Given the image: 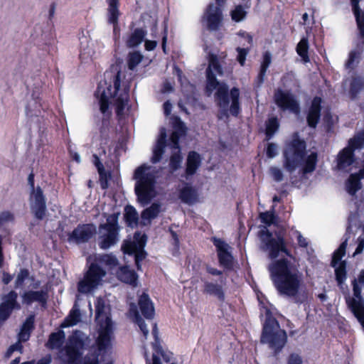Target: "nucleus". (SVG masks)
<instances>
[{"label":"nucleus","mask_w":364,"mask_h":364,"mask_svg":"<svg viewBox=\"0 0 364 364\" xmlns=\"http://www.w3.org/2000/svg\"><path fill=\"white\" fill-rule=\"evenodd\" d=\"M129 82L122 80L117 65H112L104 73V78L97 86L95 95L100 110L105 117L111 114L109 105L115 107L117 116L122 119L129 112Z\"/></svg>","instance_id":"1"},{"label":"nucleus","mask_w":364,"mask_h":364,"mask_svg":"<svg viewBox=\"0 0 364 364\" xmlns=\"http://www.w3.org/2000/svg\"><path fill=\"white\" fill-rule=\"evenodd\" d=\"M206 72L207 89L210 92L216 90L215 94V102L222 109L218 117L220 119L227 117L229 107L230 113L234 116H237L240 112V90L236 87H233L231 89L229 95L228 85L217 80L216 75H223V70L219 58L216 55H209L208 67Z\"/></svg>","instance_id":"2"},{"label":"nucleus","mask_w":364,"mask_h":364,"mask_svg":"<svg viewBox=\"0 0 364 364\" xmlns=\"http://www.w3.org/2000/svg\"><path fill=\"white\" fill-rule=\"evenodd\" d=\"M270 278L279 294L297 299L302 282L301 274L296 266L287 258L272 262L268 266Z\"/></svg>","instance_id":"3"},{"label":"nucleus","mask_w":364,"mask_h":364,"mask_svg":"<svg viewBox=\"0 0 364 364\" xmlns=\"http://www.w3.org/2000/svg\"><path fill=\"white\" fill-rule=\"evenodd\" d=\"M87 336L80 331H75L69 338L66 346L61 348L58 353V358L61 364H99V355L109 347L104 350H97L89 352L81 357L82 350L84 348Z\"/></svg>","instance_id":"4"},{"label":"nucleus","mask_w":364,"mask_h":364,"mask_svg":"<svg viewBox=\"0 0 364 364\" xmlns=\"http://www.w3.org/2000/svg\"><path fill=\"white\" fill-rule=\"evenodd\" d=\"M95 305V319L98 324L99 336L97 339V345L99 350H102L111 346V340L113 335V324L108 316L107 307L105 300L100 297L97 298Z\"/></svg>","instance_id":"5"},{"label":"nucleus","mask_w":364,"mask_h":364,"mask_svg":"<svg viewBox=\"0 0 364 364\" xmlns=\"http://www.w3.org/2000/svg\"><path fill=\"white\" fill-rule=\"evenodd\" d=\"M287 341V333L281 329L277 319L269 310L266 311V319L263 325L261 343H267L277 353L284 348Z\"/></svg>","instance_id":"6"},{"label":"nucleus","mask_w":364,"mask_h":364,"mask_svg":"<svg viewBox=\"0 0 364 364\" xmlns=\"http://www.w3.org/2000/svg\"><path fill=\"white\" fill-rule=\"evenodd\" d=\"M258 237L260 240V250L267 252L270 259H276L284 255L289 257H292L281 233L273 235L267 227H264L259 231Z\"/></svg>","instance_id":"7"},{"label":"nucleus","mask_w":364,"mask_h":364,"mask_svg":"<svg viewBox=\"0 0 364 364\" xmlns=\"http://www.w3.org/2000/svg\"><path fill=\"white\" fill-rule=\"evenodd\" d=\"M119 213L107 217L106 223L99 226L98 244L101 249L107 250L114 246L119 240L120 226L118 223Z\"/></svg>","instance_id":"8"},{"label":"nucleus","mask_w":364,"mask_h":364,"mask_svg":"<svg viewBox=\"0 0 364 364\" xmlns=\"http://www.w3.org/2000/svg\"><path fill=\"white\" fill-rule=\"evenodd\" d=\"M146 166L138 167V202L149 203L156 196L155 175Z\"/></svg>","instance_id":"9"},{"label":"nucleus","mask_w":364,"mask_h":364,"mask_svg":"<svg viewBox=\"0 0 364 364\" xmlns=\"http://www.w3.org/2000/svg\"><path fill=\"white\" fill-rule=\"evenodd\" d=\"M306 151V143L304 140L294 138L284 151V167L290 173L302 164Z\"/></svg>","instance_id":"10"},{"label":"nucleus","mask_w":364,"mask_h":364,"mask_svg":"<svg viewBox=\"0 0 364 364\" xmlns=\"http://www.w3.org/2000/svg\"><path fill=\"white\" fill-rule=\"evenodd\" d=\"M106 272L96 263H92L84 278L78 282L77 290L82 294H88L101 284Z\"/></svg>","instance_id":"11"},{"label":"nucleus","mask_w":364,"mask_h":364,"mask_svg":"<svg viewBox=\"0 0 364 364\" xmlns=\"http://www.w3.org/2000/svg\"><path fill=\"white\" fill-rule=\"evenodd\" d=\"M364 145V130L349 141V146L344 148L338 155L337 167L344 170L354 161L353 150L360 149Z\"/></svg>","instance_id":"12"},{"label":"nucleus","mask_w":364,"mask_h":364,"mask_svg":"<svg viewBox=\"0 0 364 364\" xmlns=\"http://www.w3.org/2000/svg\"><path fill=\"white\" fill-rule=\"evenodd\" d=\"M104 44L98 41L89 40L84 36L80 39V58L82 63H87L97 58L104 48Z\"/></svg>","instance_id":"13"},{"label":"nucleus","mask_w":364,"mask_h":364,"mask_svg":"<svg viewBox=\"0 0 364 364\" xmlns=\"http://www.w3.org/2000/svg\"><path fill=\"white\" fill-rule=\"evenodd\" d=\"M274 101L282 110H287L296 115L299 114L301 111L299 102L296 97L291 92L277 90L274 93Z\"/></svg>","instance_id":"14"},{"label":"nucleus","mask_w":364,"mask_h":364,"mask_svg":"<svg viewBox=\"0 0 364 364\" xmlns=\"http://www.w3.org/2000/svg\"><path fill=\"white\" fill-rule=\"evenodd\" d=\"M348 237L341 244L339 247L333 253L331 266L335 267L336 279L338 284H341L346 279V263L345 261H341V258L345 255Z\"/></svg>","instance_id":"15"},{"label":"nucleus","mask_w":364,"mask_h":364,"mask_svg":"<svg viewBox=\"0 0 364 364\" xmlns=\"http://www.w3.org/2000/svg\"><path fill=\"white\" fill-rule=\"evenodd\" d=\"M29 202L31 212L35 217L38 220L43 219L46 212V201L40 186H37L36 190L31 191Z\"/></svg>","instance_id":"16"},{"label":"nucleus","mask_w":364,"mask_h":364,"mask_svg":"<svg viewBox=\"0 0 364 364\" xmlns=\"http://www.w3.org/2000/svg\"><path fill=\"white\" fill-rule=\"evenodd\" d=\"M96 231V227L93 224L79 225L71 232L68 233L67 240L69 243H85L93 237Z\"/></svg>","instance_id":"17"},{"label":"nucleus","mask_w":364,"mask_h":364,"mask_svg":"<svg viewBox=\"0 0 364 364\" xmlns=\"http://www.w3.org/2000/svg\"><path fill=\"white\" fill-rule=\"evenodd\" d=\"M218 6L210 4L203 16L206 26L210 31H217L223 21V14L220 6L225 0H215Z\"/></svg>","instance_id":"18"},{"label":"nucleus","mask_w":364,"mask_h":364,"mask_svg":"<svg viewBox=\"0 0 364 364\" xmlns=\"http://www.w3.org/2000/svg\"><path fill=\"white\" fill-rule=\"evenodd\" d=\"M184 133L185 131L182 128H180L178 130L173 132L171 135L170 146L172 149L173 153L170 159V166L172 169V171L177 170L181 166L182 157L180 153L178 140L181 136Z\"/></svg>","instance_id":"19"},{"label":"nucleus","mask_w":364,"mask_h":364,"mask_svg":"<svg viewBox=\"0 0 364 364\" xmlns=\"http://www.w3.org/2000/svg\"><path fill=\"white\" fill-rule=\"evenodd\" d=\"M125 45L127 48L132 49L129 53L127 58V65L129 70H133L136 67V28L132 23L130 31L124 36Z\"/></svg>","instance_id":"20"},{"label":"nucleus","mask_w":364,"mask_h":364,"mask_svg":"<svg viewBox=\"0 0 364 364\" xmlns=\"http://www.w3.org/2000/svg\"><path fill=\"white\" fill-rule=\"evenodd\" d=\"M18 294L14 291H11L2 298V303L0 305V321H6L14 309H20L17 303Z\"/></svg>","instance_id":"21"},{"label":"nucleus","mask_w":364,"mask_h":364,"mask_svg":"<svg viewBox=\"0 0 364 364\" xmlns=\"http://www.w3.org/2000/svg\"><path fill=\"white\" fill-rule=\"evenodd\" d=\"M138 309L141 314L147 320H153L155 316V308L149 295L143 292L138 299Z\"/></svg>","instance_id":"22"},{"label":"nucleus","mask_w":364,"mask_h":364,"mask_svg":"<svg viewBox=\"0 0 364 364\" xmlns=\"http://www.w3.org/2000/svg\"><path fill=\"white\" fill-rule=\"evenodd\" d=\"M214 245L218 250V258L220 264L225 267H229L232 264V255L228 252L229 245L220 239H213Z\"/></svg>","instance_id":"23"},{"label":"nucleus","mask_w":364,"mask_h":364,"mask_svg":"<svg viewBox=\"0 0 364 364\" xmlns=\"http://www.w3.org/2000/svg\"><path fill=\"white\" fill-rule=\"evenodd\" d=\"M23 302L29 305L33 302H38L42 306H46L48 299L46 291H28L22 295Z\"/></svg>","instance_id":"24"},{"label":"nucleus","mask_w":364,"mask_h":364,"mask_svg":"<svg viewBox=\"0 0 364 364\" xmlns=\"http://www.w3.org/2000/svg\"><path fill=\"white\" fill-rule=\"evenodd\" d=\"M321 99L316 97L311 102V107L307 116V122L309 127L315 128L321 116Z\"/></svg>","instance_id":"25"},{"label":"nucleus","mask_w":364,"mask_h":364,"mask_svg":"<svg viewBox=\"0 0 364 364\" xmlns=\"http://www.w3.org/2000/svg\"><path fill=\"white\" fill-rule=\"evenodd\" d=\"M108 8V22L113 24V33L114 38H117L119 32L118 18L119 15L118 9V0H107Z\"/></svg>","instance_id":"26"},{"label":"nucleus","mask_w":364,"mask_h":364,"mask_svg":"<svg viewBox=\"0 0 364 364\" xmlns=\"http://www.w3.org/2000/svg\"><path fill=\"white\" fill-rule=\"evenodd\" d=\"M166 131L165 128L160 129V135L157 140L156 144L153 151V156L151 161L156 163L160 161L166 147Z\"/></svg>","instance_id":"27"},{"label":"nucleus","mask_w":364,"mask_h":364,"mask_svg":"<svg viewBox=\"0 0 364 364\" xmlns=\"http://www.w3.org/2000/svg\"><path fill=\"white\" fill-rule=\"evenodd\" d=\"M363 178L361 175L358 173H351L346 182V188L347 192L354 196L355 193L362 188V183L360 180Z\"/></svg>","instance_id":"28"},{"label":"nucleus","mask_w":364,"mask_h":364,"mask_svg":"<svg viewBox=\"0 0 364 364\" xmlns=\"http://www.w3.org/2000/svg\"><path fill=\"white\" fill-rule=\"evenodd\" d=\"M201 164L200 155L196 151H191L187 157L186 173L187 176L193 175Z\"/></svg>","instance_id":"29"},{"label":"nucleus","mask_w":364,"mask_h":364,"mask_svg":"<svg viewBox=\"0 0 364 364\" xmlns=\"http://www.w3.org/2000/svg\"><path fill=\"white\" fill-rule=\"evenodd\" d=\"M179 198L183 203L192 205L197 201L196 191L191 185L186 183L179 191Z\"/></svg>","instance_id":"30"},{"label":"nucleus","mask_w":364,"mask_h":364,"mask_svg":"<svg viewBox=\"0 0 364 364\" xmlns=\"http://www.w3.org/2000/svg\"><path fill=\"white\" fill-rule=\"evenodd\" d=\"M203 293L216 296L220 301L225 299L222 286L216 283L204 281Z\"/></svg>","instance_id":"31"},{"label":"nucleus","mask_w":364,"mask_h":364,"mask_svg":"<svg viewBox=\"0 0 364 364\" xmlns=\"http://www.w3.org/2000/svg\"><path fill=\"white\" fill-rule=\"evenodd\" d=\"M117 274L119 279L122 282L130 284L133 287L136 285V275L129 267L124 266L120 267Z\"/></svg>","instance_id":"32"},{"label":"nucleus","mask_w":364,"mask_h":364,"mask_svg":"<svg viewBox=\"0 0 364 364\" xmlns=\"http://www.w3.org/2000/svg\"><path fill=\"white\" fill-rule=\"evenodd\" d=\"M160 205L159 203H153L149 208L145 209L141 215V224L147 225L150 224L151 220L157 217L160 212Z\"/></svg>","instance_id":"33"},{"label":"nucleus","mask_w":364,"mask_h":364,"mask_svg":"<svg viewBox=\"0 0 364 364\" xmlns=\"http://www.w3.org/2000/svg\"><path fill=\"white\" fill-rule=\"evenodd\" d=\"M34 327V316H29L23 323L18 333L19 341H26L30 338L31 331Z\"/></svg>","instance_id":"34"},{"label":"nucleus","mask_w":364,"mask_h":364,"mask_svg":"<svg viewBox=\"0 0 364 364\" xmlns=\"http://www.w3.org/2000/svg\"><path fill=\"white\" fill-rule=\"evenodd\" d=\"M81 318V314L79 309V306L77 303H75L70 311V314L65 319L64 322L62 323L61 326L63 328L73 326L76 325L80 321Z\"/></svg>","instance_id":"35"},{"label":"nucleus","mask_w":364,"mask_h":364,"mask_svg":"<svg viewBox=\"0 0 364 364\" xmlns=\"http://www.w3.org/2000/svg\"><path fill=\"white\" fill-rule=\"evenodd\" d=\"M122 250L125 255L132 256L136 264V232L133 234V240H126L122 245Z\"/></svg>","instance_id":"36"},{"label":"nucleus","mask_w":364,"mask_h":364,"mask_svg":"<svg viewBox=\"0 0 364 364\" xmlns=\"http://www.w3.org/2000/svg\"><path fill=\"white\" fill-rule=\"evenodd\" d=\"M351 4L360 33L364 38V11H360L357 0H351Z\"/></svg>","instance_id":"37"},{"label":"nucleus","mask_w":364,"mask_h":364,"mask_svg":"<svg viewBox=\"0 0 364 364\" xmlns=\"http://www.w3.org/2000/svg\"><path fill=\"white\" fill-rule=\"evenodd\" d=\"M65 334L63 331L53 333L50 335L47 346L50 349L60 348L64 343Z\"/></svg>","instance_id":"38"},{"label":"nucleus","mask_w":364,"mask_h":364,"mask_svg":"<svg viewBox=\"0 0 364 364\" xmlns=\"http://www.w3.org/2000/svg\"><path fill=\"white\" fill-rule=\"evenodd\" d=\"M124 216L127 226L132 228L136 227V211L133 206L125 207Z\"/></svg>","instance_id":"39"},{"label":"nucleus","mask_w":364,"mask_h":364,"mask_svg":"<svg viewBox=\"0 0 364 364\" xmlns=\"http://www.w3.org/2000/svg\"><path fill=\"white\" fill-rule=\"evenodd\" d=\"M364 88V80L360 77H354L350 83V94L352 99Z\"/></svg>","instance_id":"40"},{"label":"nucleus","mask_w":364,"mask_h":364,"mask_svg":"<svg viewBox=\"0 0 364 364\" xmlns=\"http://www.w3.org/2000/svg\"><path fill=\"white\" fill-rule=\"evenodd\" d=\"M317 163V154L312 152L308 156L305 161L304 167L303 168V173H308L313 172L316 168Z\"/></svg>","instance_id":"41"},{"label":"nucleus","mask_w":364,"mask_h":364,"mask_svg":"<svg viewBox=\"0 0 364 364\" xmlns=\"http://www.w3.org/2000/svg\"><path fill=\"white\" fill-rule=\"evenodd\" d=\"M308 48L309 43L306 38H302L296 46V52L302 58L304 62L309 61Z\"/></svg>","instance_id":"42"},{"label":"nucleus","mask_w":364,"mask_h":364,"mask_svg":"<svg viewBox=\"0 0 364 364\" xmlns=\"http://www.w3.org/2000/svg\"><path fill=\"white\" fill-rule=\"evenodd\" d=\"M147 242V236L146 235H143L139 237L138 234V262L141 260H143L146 258L147 254L144 250V247L146 245ZM140 270V266L138 264V271Z\"/></svg>","instance_id":"43"},{"label":"nucleus","mask_w":364,"mask_h":364,"mask_svg":"<svg viewBox=\"0 0 364 364\" xmlns=\"http://www.w3.org/2000/svg\"><path fill=\"white\" fill-rule=\"evenodd\" d=\"M100 262L109 268L115 267L118 265V260L117 257L112 255H104L100 256L99 259Z\"/></svg>","instance_id":"44"},{"label":"nucleus","mask_w":364,"mask_h":364,"mask_svg":"<svg viewBox=\"0 0 364 364\" xmlns=\"http://www.w3.org/2000/svg\"><path fill=\"white\" fill-rule=\"evenodd\" d=\"M279 128V122L277 118H271L267 124L266 134L271 137L277 132Z\"/></svg>","instance_id":"45"},{"label":"nucleus","mask_w":364,"mask_h":364,"mask_svg":"<svg viewBox=\"0 0 364 364\" xmlns=\"http://www.w3.org/2000/svg\"><path fill=\"white\" fill-rule=\"evenodd\" d=\"M20 363V358H16L14 360H13L11 363V364H19ZM51 363V356L50 355L43 358L42 359L39 360L38 363H35L34 361H28L23 363L22 364H50Z\"/></svg>","instance_id":"46"},{"label":"nucleus","mask_w":364,"mask_h":364,"mask_svg":"<svg viewBox=\"0 0 364 364\" xmlns=\"http://www.w3.org/2000/svg\"><path fill=\"white\" fill-rule=\"evenodd\" d=\"M259 218L262 223L267 225H270L271 224L274 223L275 215L273 213L267 211L261 213L259 215Z\"/></svg>","instance_id":"47"},{"label":"nucleus","mask_w":364,"mask_h":364,"mask_svg":"<svg viewBox=\"0 0 364 364\" xmlns=\"http://www.w3.org/2000/svg\"><path fill=\"white\" fill-rule=\"evenodd\" d=\"M28 272L27 269H21L19 273L17 275V277H16V279L15 282L16 288L21 287L23 284L25 279L28 277Z\"/></svg>","instance_id":"48"},{"label":"nucleus","mask_w":364,"mask_h":364,"mask_svg":"<svg viewBox=\"0 0 364 364\" xmlns=\"http://www.w3.org/2000/svg\"><path fill=\"white\" fill-rule=\"evenodd\" d=\"M245 16V11L241 6H238L232 12V18L235 21H241Z\"/></svg>","instance_id":"49"},{"label":"nucleus","mask_w":364,"mask_h":364,"mask_svg":"<svg viewBox=\"0 0 364 364\" xmlns=\"http://www.w3.org/2000/svg\"><path fill=\"white\" fill-rule=\"evenodd\" d=\"M14 215L10 211H3L0 213V227L13 221Z\"/></svg>","instance_id":"50"},{"label":"nucleus","mask_w":364,"mask_h":364,"mask_svg":"<svg viewBox=\"0 0 364 364\" xmlns=\"http://www.w3.org/2000/svg\"><path fill=\"white\" fill-rule=\"evenodd\" d=\"M236 50L237 52V60L239 62V63L243 66L246 60V57L248 54L249 50L246 48H241L240 47L236 48Z\"/></svg>","instance_id":"51"},{"label":"nucleus","mask_w":364,"mask_h":364,"mask_svg":"<svg viewBox=\"0 0 364 364\" xmlns=\"http://www.w3.org/2000/svg\"><path fill=\"white\" fill-rule=\"evenodd\" d=\"M127 317L135 324L136 323V305L134 302H129V308Z\"/></svg>","instance_id":"52"},{"label":"nucleus","mask_w":364,"mask_h":364,"mask_svg":"<svg viewBox=\"0 0 364 364\" xmlns=\"http://www.w3.org/2000/svg\"><path fill=\"white\" fill-rule=\"evenodd\" d=\"M271 176L277 182H280L283 180V173L281 169L277 167H271L269 169Z\"/></svg>","instance_id":"53"},{"label":"nucleus","mask_w":364,"mask_h":364,"mask_svg":"<svg viewBox=\"0 0 364 364\" xmlns=\"http://www.w3.org/2000/svg\"><path fill=\"white\" fill-rule=\"evenodd\" d=\"M271 53L269 52H266L263 55V62L261 65L260 70L263 72H267V68H269L271 63Z\"/></svg>","instance_id":"54"},{"label":"nucleus","mask_w":364,"mask_h":364,"mask_svg":"<svg viewBox=\"0 0 364 364\" xmlns=\"http://www.w3.org/2000/svg\"><path fill=\"white\" fill-rule=\"evenodd\" d=\"M97 166L98 171L100 173V186L102 189H106L108 188V182H107V176H106V174H103L102 173V165H101V166H100L97 164Z\"/></svg>","instance_id":"55"},{"label":"nucleus","mask_w":364,"mask_h":364,"mask_svg":"<svg viewBox=\"0 0 364 364\" xmlns=\"http://www.w3.org/2000/svg\"><path fill=\"white\" fill-rule=\"evenodd\" d=\"M287 364H303V361L299 354L291 353L287 359Z\"/></svg>","instance_id":"56"},{"label":"nucleus","mask_w":364,"mask_h":364,"mask_svg":"<svg viewBox=\"0 0 364 364\" xmlns=\"http://www.w3.org/2000/svg\"><path fill=\"white\" fill-rule=\"evenodd\" d=\"M359 55V53H357L355 51L350 52L349 55V58L346 63V66L348 68H352L353 66L355 60L358 59Z\"/></svg>","instance_id":"57"},{"label":"nucleus","mask_w":364,"mask_h":364,"mask_svg":"<svg viewBox=\"0 0 364 364\" xmlns=\"http://www.w3.org/2000/svg\"><path fill=\"white\" fill-rule=\"evenodd\" d=\"M22 348V346L21 344L20 343V342H18L12 346H11L9 349L7 350L6 354H5V356L6 358H9L11 357V355H12V353L14 352V351H16V350H21Z\"/></svg>","instance_id":"58"},{"label":"nucleus","mask_w":364,"mask_h":364,"mask_svg":"<svg viewBox=\"0 0 364 364\" xmlns=\"http://www.w3.org/2000/svg\"><path fill=\"white\" fill-rule=\"evenodd\" d=\"M277 147L274 144H269L267 149V155L269 158H274L277 154Z\"/></svg>","instance_id":"59"},{"label":"nucleus","mask_w":364,"mask_h":364,"mask_svg":"<svg viewBox=\"0 0 364 364\" xmlns=\"http://www.w3.org/2000/svg\"><path fill=\"white\" fill-rule=\"evenodd\" d=\"M138 326L140 328L141 331H142L145 338H146L148 333H149V329L147 328L146 323L143 321L141 318L138 316Z\"/></svg>","instance_id":"60"},{"label":"nucleus","mask_w":364,"mask_h":364,"mask_svg":"<svg viewBox=\"0 0 364 364\" xmlns=\"http://www.w3.org/2000/svg\"><path fill=\"white\" fill-rule=\"evenodd\" d=\"M295 233L296 235V237H297V241H298L299 245L300 247H307L308 242H307L306 238H304L302 236V235L299 232H298V231H296Z\"/></svg>","instance_id":"61"},{"label":"nucleus","mask_w":364,"mask_h":364,"mask_svg":"<svg viewBox=\"0 0 364 364\" xmlns=\"http://www.w3.org/2000/svg\"><path fill=\"white\" fill-rule=\"evenodd\" d=\"M358 247L355 249V252L353 253V256L355 255H358L362 253L364 249V238L359 237L358 239Z\"/></svg>","instance_id":"62"},{"label":"nucleus","mask_w":364,"mask_h":364,"mask_svg":"<svg viewBox=\"0 0 364 364\" xmlns=\"http://www.w3.org/2000/svg\"><path fill=\"white\" fill-rule=\"evenodd\" d=\"M266 72H263L262 70H260L257 79L255 80V84L257 87H260V85L263 83L264 80Z\"/></svg>","instance_id":"63"},{"label":"nucleus","mask_w":364,"mask_h":364,"mask_svg":"<svg viewBox=\"0 0 364 364\" xmlns=\"http://www.w3.org/2000/svg\"><path fill=\"white\" fill-rule=\"evenodd\" d=\"M157 45V42L156 41H145V48L146 50L150 51L153 50Z\"/></svg>","instance_id":"64"}]
</instances>
